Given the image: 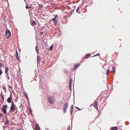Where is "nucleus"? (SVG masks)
Segmentation results:
<instances>
[{
  "mask_svg": "<svg viewBox=\"0 0 130 130\" xmlns=\"http://www.w3.org/2000/svg\"><path fill=\"white\" fill-rule=\"evenodd\" d=\"M69 104L67 103H66L63 105V110L64 113L66 112L67 110Z\"/></svg>",
  "mask_w": 130,
  "mask_h": 130,
  "instance_id": "f257e3e1",
  "label": "nucleus"
},
{
  "mask_svg": "<svg viewBox=\"0 0 130 130\" xmlns=\"http://www.w3.org/2000/svg\"><path fill=\"white\" fill-rule=\"evenodd\" d=\"M16 107V106L14 104V102L12 101L11 102V105L10 107V111L11 112H13L15 110V108Z\"/></svg>",
  "mask_w": 130,
  "mask_h": 130,
  "instance_id": "f03ea898",
  "label": "nucleus"
},
{
  "mask_svg": "<svg viewBox=\"0 0 130 130\" xmlns=\"http://www.w3.org/2000/svg\"><path fill=\"white\" fill-rule=\"evenodd\" d=\"M48 101L50 103L52 104L55 102L54 98L52 96H50L48 99Z\"/></svg>",
  "mask_w": 130,
  "mask_h": 130,
  "instance_id": "7ed1b4c3",
  "label": "nucleus"
},
{
  "mask_svg": "<svg viewBox=\"0 0 130 130\" xmlns=\"http://www.w3.org/2000/svg\"><path fill=\"white\" fill-rule=\"evenodd\" d=\"M6 37L7 39H8V38L10 37L11 36V32L8 29H6Z\"/></svg>",
  "mask_w": 130,
  "mask_h": 130,
  "instance_id": "20e7f679",
  "label": "nucleus"
},
{
  "mask_svg": "<svg viewBox=\"0 0 130 130\" xmlns=\"http://www.w3.org/2000/svg\"><path fill=\"white\" fill-rule=\"evenodd\" d=\"M73 83V80L71 79H70V82L69 83V87L70 89L71 90L72 85V83Z\"/></svg>",
  "mask_w": 130,
  "mask_h": 130,
  "instance_id": "39448f33",
  "label": "nucleus"
},
{
  "mask_svg": "<svg viewBox=\"0 0 130 130\" xmlns=\"http://www.w3.org/2000/svg\"><path fill=\"white\" fill-rule=\"evenodd\" d=\"M94 106L95 108H96L98 110H99L97 106V101H95L94 102Z\"/></svg>",
  "mask_w": 130,
  "mask_h": 130,
  "instance_id": "423d86ee",
  "label": "nucleus"
},
{
  "mask_svg": "<svg viewBox=\"0 0 130 130\" xmlns=\"http://www.w3.org/2000/svg\"><path fill=\"white\" fill-rule=\"evenodd\" d=\"M37 58L38 64H39V62L41 60V57L40 56H39L38 55L37 57Z\"/></svg>",
  "mask_w": 130,
  "mask_h": 130,
  "instance_id": "0eeeda50",
  "label": "nucleus"
},
{
  "mask_svg": "<svg viewBox=\"0 0 130 130\" xmlns=\"http://www.w3.org/2000/svg\"><path fill=\"white\" fill-rule=\"evenodd\" d=\"M36 130H40L39 126L38 124H36Z\"/></svg>",
  "mask_w": 130,
  "mask_h": 130,
  "instance_id": "6e6552de",
  "label": "nucleus"
},
{
  "mask_svg": "<svg viewBox=\"0 0 130 130\" xmlns=\"http://www.w3.org/2000/svg\"><path fill=\"white\" fill-rule=\"evenodd\" d=\"M12 98L11 97H10L8 98L7 99V102L9 103H11V102Z\"/></svg>",
  "mask_w": 130,
  "mask_h": 130,
  "instance_id": "1a4fd4ad",
  "label": "nucleus"
},
{
  "mask_svg": "<svg viewBox=\"0 0 130 130\" xmlns=\"http://www.w3.org/2000/svg\"><path fill=\"white\" fill-rule=\"evenodd\" d=\"M1 110L3 112L4 114L7 113V111L6 109L4 108H3Z\"/></svg>",
  "mask_w": 130,
  "mask_h": 130,
  "instance_id": "9d476101",
  "label": "nucleus"
},
{
  "mask_svg": "<svg viewBox=\"0 0 130 130\" xmlns=\"http://www.w3.org/2000/svg\"><path fill=\"white\" fill-rule=\"evenodd\" d=\"M91 56L90 54H87L84 57V59H86Z\"/></svg>",
  "mask_w": 130,
  "mask_h": 130,
  "instance_id": "9b49d317",
  "label": "nucleus"
},
{
  "mask_svg": "<svg viewBox=\"0 0 130 130\" xmlns=\"http://www.w3.org/2000/svg\"><path fill=\"white\" fill-rule=\"evenodd\" d=\"M9 71V69L7 67H5V73L6 74H8V72Z\"/></svg>",
  "mask_w": 130,
  "mask_h": 130,
  "instance_id": "f8f14e48",
  "label": "nucleus"
},
{
  "mask_svg": "<svg viewBox=\"0 0 130 130\" xmlns=\"http://www.w3.org/2000/svg\"><path fill=\"white\" fill-rule=\"evenodd\" d=\"M73 105H71V108H70V109H71V110H70V113H71V115L72 114V111H73Z\"/></svg>",
  "mask_w": 130,
  "mask_h": 130,
  "instance_id": "ddd939ff",
  "label": "nucleus"
},
{
  "mask_svg": "<svg viewBox=\"0 0 130 130\" xmlns=\"http://www.w3.org/2000/svg\"><path fill=\"white\" fill-rule=\"evenodd\" d=\"M36 23L35 21H33L31 23V24L32 26H34L35 25Z\"/></svg>",
  "mask_w": 130,
  "mask_h": 130,
  "instance_id": "4468645a",
  "label": "nucleus"
},
{
  "mask_svg": "<svg viewBox=\"0 0 130 130\" xmlns=\"http://www.w3.org/2000/svg\"><path fill=\"white\" fill-rule=\"evenodd\" d=\"M16 58L18 60L19 59V55L17 51H16Z\"/></svg>",
  "mask_w": 130,
  "mask_h": 130,
  "instance_id": "2eb2a0df",
  "label": "nucleus"
},
{
  "mask_svg": "<svg viewBox=\"0 0 130 130\" xmlns=\"http://www.w3.org/2000/svg\"><path fill=\"white\" fill-rule=\"evenodd\" d=\"M3 94V92H2L1 93V97L2 98L3 100L4 101V95H2Z\"/></svg>",
  "mask_w": 130,
  "mask_h": 130,
  "instance_id": "dca6fc26",
  "label": "nucleus"
},
{
  "mask_svg": "<svg viewBox=\"0 0 130 130\" xmlns=\"http://www.w3.org/2000/svg\"><path fill=\"white\" fill-rule=\"evenodd\" d=\"M35 49H36V51L37 53V54H38V48L37 45H36V46Z\"/></svg>",
  "mask_w": 130,
  "mask_h": 130,
  "instance_id": "f3484780",
  "label": "nucleus"
},
{
  "mask_svg": "<svg viewBox=\"0 0 130 130\" xmlns=\"http://www.w3.org/2000/svg\"><path fill=\"white\" fill-rule=\"evenodd\" d=\"M117 128L116 127H113L111 128V130H117Z\"/></svg>",
  "mask_w": 130,
  "mask_h": 130,
  "instance_id": "a211bd4d",
  "label": "nucleus"
},
{
  "mask_svg": "<svg viewBox=\"0 0 130 130\" xmlns=\"http://www.w3.org/2000/svg\"><path fill=\"white\" fill-rule=\"evenodd\" d=\"M9 120H7L5 121V123H4L5 125L7 124L9 122Z\"/></svg>",
  "mask_w": 130,
  "mask_h": 130,
  "instance_id": "6ab92c4d",
  "label": "nucleus"
},
{
  "mask_svg": "<svg viewBox=\"0 0 130 130\" xmlns=\"http://www.w3.org/2000/svg\"><path fill=\"white\" fill-rule=\"evenodd\" d=\"M53 44L50 47V48L49 49V50H52L53 47Z\"/></svg>",
  "mask_w": 130,
  "mask_h": 130,
  "instance_id": "aec40b11",
  "label": "nucleus"
},
{
  "mask_svg": "<svg viewBox=\"0 0 130 130\" xmlns=\"http://www.w3.org/2000/svg\"><path fill=\"white\" fill-rule=\"evenodd\" d=\"M109 73V69H108L106 71V73L107 75H108V74Z\"/></svg>",
  "mask_w": 130,
  "mask_h": 130,
  "instance_id": "412c9836",
  "label": "nucleus"
},
{
  "mask_svg": "<svg viewBox=\"0 0 130 130\" xmlns=\"http://www.w3.org/2000/svg\"><path fill=\"white\" fill-rule=\"evenodd\" d=\"M79 66V64H76L75 65V68H77Z\"/></svg>",
  "mask_w": 130,
  "mask_h": 130,
  "instance_id": "4be33fe9",
  "label": "nucleus"
},
{
  "mask_svg": "<svg viewBox=\"0 0 130 130\" xmlns=\"http://www.w3.org/2000/svg\"><path fill=\"white\" fill-rule=\"evenodd\" d=\"M24 95L25 96V97L27 98V99H28V96H27V94L26 93H24Z\"/></svg>",
  "mask_w": 130,
  "mask_h": 130,
  "instance_id": "5701e85b",
  "label": "nucleus"
},
{
  "mask_svg": "<svg viewBox=\"0 0 130 130\" xmlns=\"http://www.w3.org/2000/svg\"><path fill=\"white\" fill-rule=\"evenodd\" d=\"M112 70L115 73V68L114 67H112Z\"/></svg>",
  "mask_w": 130,
  "mask_h": 130,
  "instance_id": "b1692460",
  "label": "nucleus"
},
{
  "mask_svg": "<svg viewBox=\"0 0 130 130\" xmlns=\"http://www.w3.org/2000/svg\"><path fill=\"white\" fill-rule=\"evenodd\" d=\"M3 106H4V108L6 109L7 108V105H4Z\"/></svg>",
  "mask_w": 130,
  "mask_h": 130,
  "instance_id": "393cba45",
  "label": "nucleus"
},
{
  "mask_svg": "<svg viewBox=\"0 0 130 130\" xmlns=\"http://www.w3.org/2000/svg\"><path fill=\"white\" fill-rule=\"evenodd\" d=\"M57 17H55V18H53V19H52V20L53 21H54V22H55V21H56V18Z\"/></svg>",
  "mask_w": 130,
  "mask_h": 130,
  "instance_id": "a878e982",
  "label": "nucleus"
},
{
  "mask_svg": "<svg viewBox=\"0 0 130 130\" xmlns=\"http://www.w3.org/2000/svg\"><path fill=\"white\" fill-rule=\"evenodd\" d=\"M42 6L41 5H39V8L41 9L42 7Z\"/></svg>",
  "mask_w": 130,
  "mask_h": 130,
  "instance_id": "bb28decb",
  "label": "nucleus"
},
{
  "mask_svg": "<svg viewBox=\"0 0 130 130\" xmlns=\"http://www.w3.org/2000/svg\"><path fill=\"white\" fill-rule=\"evenodd\" d=\"M26 9H28L30 8V7H29L27 5H26Z\"/></svg>",
  "mask_w": 130,
  "mask_h": 130,
  "instance_id": "cd10ccee",
  "label": "nucleus"
},
{
  "mask_svg": "<svg viewBox=\"0 0 130 130\" xmlns=\"http://www.w3.org/2000/svg\"><path fill=\"white\" fill-rule=\"evenodd\" d=\"M6 74L7 75V79H8V80H9V79L10 77L8 75V74Z\"/></svg>",
  "mask_w": 130,
  "mask_h": 130,
  "instance_id": "c85d7f7f",
  "label": "nucleus"
},
{
  "mask_svg": "<svg viewBox=\"0 0 130 130\" xmlns=\"http://www.w3.org/2000/svg\"><path fill=\"white\" fill-rule=\"evenodd\" d=\"M3 65L2 63H0V67H3Z\"/></svg>",
  "mask_w": 130,
  "mask_h": 130,
  "instance_id": "c756f323",
  "label": "nucleus"
},
{
  "mask_svg": "<svg viewBox=\"0 0 130 130\" xmlns=\"http://www.w3.org/2000/svg\"><path fill=\"white\" fill-rule=\"evenodd\" d=\"M74 9H73V10H72L70 12V14H72V13L73 12H74Z\"/></svg>",
  "mask_w": 130,
  "mask_h": 130,
  "instance_id": "7c9ffc66",
  "label": "nucleus"
},
{
  "mask_svg": "<svg viewBox=\"0 0 130 130\" xmlns=\"http://www.w3.org/2000/svg\"><path fill=\"white\" fill-rule=\"evenodd\" d=\"M2 71L1 70H0V75L2 74Z\"/></svg>",
  "mask_w": 130,
  "mask_h": 130,
  "instance_id": "2f4dec72",
  "label": "nucleus"
},
{
  "mask_svg": "<svg viewBox=\"0 0 130 130\" xmlns=\"http://www.w3.org/2000/svg\"><path fill=\"white\" fill-rule=\"evenodd\" d=\"M70 126H68V130H70Z\"/></svg>",
  "mask_w": 130,
  "mask_h": 130,
  "instance_id": "473e14b6",
  "label": "nucleus"
},
{
  "mask_svg": "<svg viewBox=\"0 0 130 130\" xmlns=\"http://www.w3.org/2000/svg\"><path fill=\"white\" fill-rule=\"evenodd\" d=\"M43 34V32H40V34L41 35H42Z\"/></svg>",
  "mask_w": 130,
  "mask_h": 130,
  "instance_id": "72a5a7b5",
  "label": "nucleus"
},
{
  "mask_svg": "<svg viewBox=\"0 0 130 130\" xmlns=\"http://www.w3.org/2000/svg\"><path fill=\"white\" fill-rule=\"evenodd\" d=\"M57 21H55L54 23V24L55 25H56V24H57Z\"/></svg>",
  "mask_w": 130,
  "mask_h": 130,
  "instance_id": "f704fd0d",
  "label": "nucleus"
},
{
  "mask_svg": "<svg viewBox=\"0 0 130 130\" xmlns=\"http://www.w3.org/2000/svg\"><path fill=\"white\" fill-rule=\"evenodd\" d=\"M100 55V54H98L94 56H93V57H95V56H98V55Z\"/></svg>",
  "mask_w": 130,
  "mask_h": 130,
  "instance_id": "c9c22d12",
  "label": "nucleus"
},
{
  "mask_svg": "<svg viewBox=\"0 0 130 130\" xmlns=\"http://www.w3.org/2000/svg\"><path fill=\"white\" fill-rule=\"evenodd\" d=\"M78 9H79L78 7V8H77V9H76V12H78Z\"/></svg>",
  "mask_w": 130,
  "mask_h": 130,
  "instance_id": "e433bc0d",
  "label": "nucleus"
},
{
  "mask_svg": "<svg viewBox=\"0 0 130 130\" xmlns=\"http://www.w3.org/2000/svg\"><path fill=\"white\" fill-rule=\"evenodd\" d=\"M17 112H18V111H17V110H16V112H15V114H17Z\"/></svg>",
  "mask_w": 130,
  "mask_h": 130,
  "instance_id": "4c0bfd02",
  "label": "nucleus"
},
{
  "mask_svg": "<svg viewBox=\"0 0 130 130\" xmlns=\"http://www.w3.org/2000/svg\"><path fill=\"white\" fill-rule=\"evenodd\" d=\"M3 89H6V88L5 87H3Z\"/></svg>",
  "mask_w": 130,
  "mask_h": 130,
  "instance_id": "58836bf2",
  "label": "nucleus"
},
{
  "mask_svg": "<svg viewBox=\"0 0 130 130\" xmlns=\"http://www.w3.org/2000/svg\"><path fill=\"white\" fill-rule=\"evenodd\" d=\"M76 108H77V109H78V110H80V109H79V108H78L77 107Z\"/></svg>",
  "mask_w": 130,
  "mask_h": 130,
  "instance_id": "ea45409f",
  "label": "nucleus"
},
{
  "mask_svg": "<svg viewBox=\"0 0 130 130\" xmlns=\"http://www.w3.org/2000/svg\"><path fill=\"white\" fill-rule=\"evenodd\" d=\"M12 96V93H11L10 95V97H11Z\"/></svg>",
  "mask_w": 130,
  "mask_h": 130,
  "instance_id": "a19ab883",
  "label": "nucleus"
},
{
  "mask_svg": "<svg viewBox=\"0 0 130 130\" xmlns=\"http://www.w3.org/2000/svg\"><path fill=\"white\" fill-rule=\"evenodd\" d=\"M103 68L105 69V68H104V66H103Z\"/></svg>",
  "mask_w": 130,
  "mask_h": 130,
  "instance_id": "79ce46f5",
  "label": "nucleus"
},
{
  "mask_svg": "<svg viewBox=\"0 0 130 130\" xmlns=\"http://www.w3.org/2000/svg\"><path fill=\"white\" fill-rule=\"evenodd\" d=\"M103 68L105 69V68H104V66H103Z\"/></svg>",
  "mask_w": 130,
  "mask_h": 130,
  "instance_id": "37998d69",
  "label": "nucleus"
},
{
  "mask_svg": "<svg viewBox=\"0 0 130 130\" xmlns=\"http://www.w3.org/2000/svg\"><path fill=\"white\" fill-rule=\"evenodd\" d=\"M29 110H30V112H31V110L30 109H29Z\"/></svg>",
  "mask_w": 130,
  "mask_h": 130,
  "instance_id": "c03bdc74",
  "label": "nucleus"
},
{
  "mask_svg": "<svg viewBox=\"0 0 130 130\" xmlns=\"http://www.w3.org/2000/svg\"><path fill=\"white\" fill-rule=\"evenodd\" d=\"M17 130H21V129H17Z\"/></svg>",
  "mask_w": 130,
  "mask_h": 130,
  "instance_id": "a18cd8bd",
  "label": "nucleus"
},
{
  "mask_svg": "<svg viewBox=\"0 0 130 130\" xmlns=\"http://www.w3.org/2000/svg\"><path fill=\"white\" fill-rule=\"evenodd\" d=\"M31 18H30V20H31V19H32V17H31Z\"/></svg>",
  "mask_w": 130,
  "mask_h": 130,
  "instance_id": "49530a36",
  "label": "nucleus"
},
{
  "mask_svg": "<svg viewBox=\"0 0 130 130\" xmlns=\"http://www.w3.org/2000/svg\"><path fill=\"white\" fill-rule=\"evenodd\" d=\"M55 16H57V15H56Z\"/></svg>",
  "mask_w": 130,
  "mask_h": 130,
  "instance_id": "de8ad7c7",
  "label": "nucleus"
},
{
  "mask_svg": "<svg viewBox=\"0 0 130 130\" xmlns=\"http://www.w3.org/2000/svg\"><path fill=\"white\" fill-rule=\"evenodd\" d=\"M1 114H0V118H1Z\"/></svg>",
  "mask_w": 130,
  "mask_h": 130,
  "instance_id": "09e8293b",
  "label": "nucleus"
},
{
  "mask_svg": "<svg viewBox=\"0 0 130 130\" xmlns=\"http://www.w3.org/2000/svg\"><path fill=\"white\" fill-rule=\"evenodd\" d=\"M46 130H48L47 129H46Z\"/></svg>",
  "mask_w": 130,
  "mask_h": 130,
  "instance_id": "8fccbe9b",
  "label": "nucleus"
},
{
  "mask_svg": "<svg viewBox=\"0 0 130 130\" xmlns=\"http://www.w3.org/2000/svg\"><path fill=\"white\" fill-rule=\"evenodd\" d=\"M66 16L67 17V16Z\"/></svg>",
  "mask_w": 130,
  "mask_h": 130,
  "instance_id": "3c124183",
  "label": "nucleus"
},
{
  "mask_svg": "<svg viewBox=\"0 0 130 130\" xmlns=\"http://www.w3.org/2000/svg\"><path fill=\"white\" fill-rule=\"evenodd\" d=\"M24 1H25V0H24Z\"/></svg>",
  "mask_w": 130,
  "mask_h": 130,
  "instance_id": "603ef678",
  "label": "nucleus"
}]
</instances>
